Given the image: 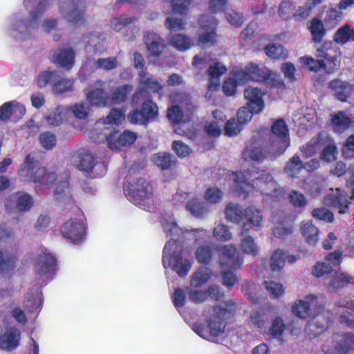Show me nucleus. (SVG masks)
I'll list each match as a JSON object with an SVG mask.
<instances>
[{"mask_svg":"<svg viewBox=\"0 0 354 354\" xmlns=\"http://www.w3.org/2000/svg\"><path fill=\"white\" fill-rule=\"evenodd\" d=\"M340 54L339 48L333 41H325L316 49V59L305 55L299 58V62L310 72L324 71L327 74H333L339 68Z\"/></svg>","mask_w":354,"mask_h":354,"instance_id":"1","label":"nucleus"},{"mask_svg":"<svg viewBox=\"0 0 354 354\" xmlns=\"http://www.w3.org/2000/svg\"><path fill=\"white\" fill-rule=\"evenodd\" d=\"M224 306L215 305L213 306V315H209L206 322L209 331L203 324L196 323L193 329L200 337L206 339L209 333L212 337H217L221 335L226 326V320L231 318L237 310V305L232 300L226 301Z\"/></svg>","mask_w":354,"mask_h":354,"instance_id":"2","label":"nucleus"},{"mask_svg":"<svg viewBox=\"0 0 354 354\" xmlns=\"http://www.w3.org/2000/svg\"><path fill=\"white\" fill-rule=\"evenodd\" d=\"M234 191L239 194L245 193V190L252 187L261 192L266 191L269 185H273L274 179L271 174L266 170L252 166L250 169L243 171L234 172Z\"/></svg>","mask_w":354,"mask_h":354,"instance_id":"3","label":"nucleus"},{"mask_svg":"<svg viewBox=\"0 0 354 354\" xmlns=\"http://www.w3.org/2000/svg\"><path fill=\"white\" fill-rule=\"evenodd\" d=\"M37 164L38 161L31 154H27L18 171L19 177L25 182L50 187L57 180L56 173L48 171L46 167H38L34 172Z\"/></svg>","mask_w":354,"mask_h":354,"instance_id":"4","label":"nucleus"},{"mask_svg":"<svg viewBox=\"0 0 354 354\" xmlns=\"http://www.w3.org/2000/svg\"><path fill=\"white\" fill-rule=\"evenodd\" d=\"M225 215L227 221L239 224L245 220L250 228L255 227L258 230L261 225L262 214L261 211L254 207L249 206L242 209L237 203H229L225 208Z\"/></svg>","mask_w":354,"mask_h":354,"instance_id":"5","label":"nucleus"},{"mask_svg":"<svg viewBox=\"0 0 354 354\" xmlns=\"http://www.w3.org/2000/svg\"><path fill=\"white\" fill-rule=\"evenodd\" d=\"M74 218L66 221L60 227L63 237L73 243H79L86 235V227L83 222V212L76 205L72 207Z\"/></svg>","mask_w":354,"mask_h":354,"instance_id":"6","label":"nucleus"},{"mask_svg":"<svg viewBox=\"0 0 354 354\" xmlns=\"http://www.w3.org/2000/svg\"><path fill=\"white\" fill-rule=\"evenodd\" d=\"M197 42L203 47L214 46L217 43V21L209 15H201L198 21Z\"/></svg>","mask_w":354,"mask_h":354,"instance_id":"7","label":"nucleus"},{"mask_svg":"<svg viewBox=\"0 0 354 354\" xmlns=\"http://www.w3.org/2000/svg\"><path fill=\"white\" fill-rule=\"evenodd\" d=\"M158 115V107L151 99L142 102L140 109L130 111L127 115L129 122L135 125L147 127L150 122L156 120Z\"/></svg>","mask_w":354,"mask_h":354,"instance_id":"8","label":"nucleus"},{"mask_svg":"<svg viewBox=\"0 0 354 354\" xmlns=\"http://www.w3.org/2000/svg\"><path fill=\"white\" fill-rule=\"evenodd\" d=\"M171 245V240L165 245L162 257V265L165 268H171L180 277L186 276L190 270L192 265L189 261L183 259L182 252L168 254L167 250Z\"/></svg>","mask_w":354,"mask_h":354,"instance_id":"9","label":"nucleus"},{"mask_svg":"<svg viewBox=\"0 0 354 354\" xmlns=\"http://www.w3.org/2000/svg\"><path fill=\"white\" fill-rule=\"evenodd\" d=\"M322 304L317 296L308 295L304 299H300L292 306V313L300 319H307L317 316L322 310Z\"/></svg>","mask_w":354,"mask_h":354,"instance_id":"10","label":"nucleus"},{"mask_svg":"<svg viewBox=\"0 0 354 354\" xmlns=\"http://www.w3.org/2000/svg\"><path fill=\"white\" fill-rule=\"evenodd\" d=\"M127 196L136 205H141L145 200L153 196V189L151 184L145 178H138L130 183L127 187Z\"/></svg>","mask_w":354,"mask_h":354,"instance_id":"11","label":"nucleus"},{"mask_svg":"<svg viewBox=\"0 0 354 354\" xmlns=\"http://www.w3.org/2000/svg\"><path fill=\"white\" fill-rule=\"evenodd\" d=\"M59 6L62 11H66V17L69 22L75 24H82L85 22V0H60Z\"/></svg>","mask_w":354,"mask_h":354,"instance_id":"12","label":"nucleus"},{"mask_svg":"<svg viewBox=\"0 0 354 354\" xmlns=\"http://www.w3.org/2000/svg\"><path fill=\"white\" fill-rule=\"evenodd\" d=\"M271 140L279 153H283L290 145L288 127L283 118L276 120L272 124Z\"/></svg>","mask_w":354,"mask_h":354,"instance_id":"13","label":"nucleus"},{"mask_svg":"<svg viewBox=\"0 0 354 354\" xmlns=\"http://www.w3.org/2000/svg\"><path fill=\"white\" fill-rule=\"evenodd\" d=\"M143 42L149 58L159 59L167 48L165 39L153 31H147L144 34Z\"/></svg>","mask_w":354,"mask_h":354,"instance_id":"14","label":"nucleus"},{"mask_svg":"<svg viewBox=\"0 0 354 354\" xmlns=\"http://www.w3.org/2000/svg\"><path fill=\"white\" fill-rule=\"evenodd\" d=\"M137 138V133L129 130H124L122 133L115 130L106 136L108 147L111 149L115 150L131 146L136 142Z\"/></svg>","mask_w":354,"mask_h":354,"instance_id":"15","label":"nucleus"},{"mask_svg":"<svg viewBox=\"0 0 354 354\" xmlns=\"http://www.w3.org/2000/svg\"><path fill=\"white\" fill-rule=\"evenodd\" d=\"M219 261L222 268L236 270L241 268L243 259L235 246L224 245L219 248Z\"/></svg>","mask_w":354,"mask_h":354,"instance_id":"16","label":"nucleus"},{"mask_svg":"<svg viewBox=\"0 0 354 354\" xmlns=\"http://www.w3.org/2000/svg\"><path fill=\"white\" fill-rule=\"evenodd\" d=\"M35 270L40 276L52 277L58 270L56 257L50 252H43L37 258Z\"/></svg>","mask_w":354,"mask_h":354,"instance_id":"17","label":"nucleus"},{"mask_svg":"<svg viewBox=\"0 0 354 354\" xmlns=\"http://www.w3.org/2000/svg\"><path fill=\"white\" fill-rule=\"evenodd\" d=\"M75 61V51L73 48H59L52 51L51 62L66 71L71 70Z\"/></svg>","mask_w":354,"mask_h":354,"instance_id":"18","label":"nucleus"},{"mask_svg":"<svg viewBox=\"0 0 354 354\" xmlns=\"http://www.w3.org/2000/svg\"><path fill=\"white\" fill-rule=\"evenodd\" d=\"M244 97L247 100V105L255 114L263 111L265 104L263 99L266 94L264 91L257 87L248 86L244 91Z\"/></svg>","mask_w":354,"mask_h":354,"instance_id":"19","label":"nucleus"},{"mask_svg":"<svg viewBox=\"0 0 354 354\" xmlns=\"http://www.w3.org/2000/svg\"><path fill=\"white\" fill-rule=\"evenodd\" d=\"M20 341V330L15 326L8 327L0 335V348L3 351H12L19 346Z\"/></svg>","mask_w":354,"mask_h":354,"instance_id":"20","label":"nucleus"},{"mask_svg":"<svg viewBox=\"0 0 354 354\" xmlns=\"http://www.w3.org/2000/svg\"><path fill=\"white\" fill-rule=\"evenodd\" d=\"M95 85L99 86L90 91L86 97L91 105L97 107H105L110 106L109 95L104 90L105 82L102 80H98L95 82Z\"/></svg>","mask_w":354,"mask_h":354,"instance_id":"21","label":"nucleus"},{"mask_svg":"<svg viewBox=\"0 0 354 354\" xmlns=\"http://www.w3.org/2000/svg\"><path fill=\"white\" fill-rule=\"evenodd\" d=\"M248 227V223H243L242 225V231L239 234L241 237L240 248L243 253L255 257L259 250L253 237L247 234L249 230Z\"/></svg>","mask_w":354,"mask_h":354,"instance_id":"22","label":"nucleus"},{"mask_svg":"<svg viewBox=\"0 0 354 354\" xmlns=\"http://www.w3.org/2000/svg\"><path fill=\"white\" fill-rule=\"evenodd\" d=\"M330 204L333 207L338 210L339 214H346L351 205V198L346 192L336 189L335 194L331 196Z\"/></svg>","mask_w":354,"mask_h":354,"instance_id":"23","label":"nucleus"},{"mask_svg":"<svg viewBox=\"0 0 354 354\" xmlns=\"http://www.w3.org/2000/svg\"><path fill=\"white\" fill-rule=\"evenodd\" d=\"M153 163L161 170H172L178 165V160L169 152H159L152 158Z\"/></svg>","mask_w":354,"mask_h":354,"instance_id":"24","label":"nucleus"},{"mask_svg":"<svg viewBox=\"0 0 354 354\" xmlns=\"http://www.w3.org/2000/svg\"><path fill=\"white\" fill-rule=\"evenodd\" d=\"M329 87L335 92L336 97L342 102H346L353 91L351 84L340 80H332Z\"/></svg>","mask_w":354,"mask_h":354,"instance_id":"25","label":"nucleus"},{"mask_svg":"<svg viewBox=\"0 0 354 354\" xmlns=\"http://www.w3.org/2000/svg\"><path fill=\"white\" fill-rule=\"evenodd\" d=\"M138 76V86L146 94L158 93L162 90L163 87L158 80L152 77H147V72L139 71Z\"/></svg>","mask_w":354,"mask_h":354,"instance_id":"26","label":"nucleus"},{"mask_svg":"<svg viewBox=\"0 0 354 354\" xmlns=\"http://www.w3.org/2000/svg\"><path fill=\"white\" fill-rule=\"evenodd\" d=\"M174 101L179 104L180 107L188 117H192L197 110V106L192 102L189 94L178 92L174 95Z\"/></svg>","mask_w":354,"mask_h":354,"instance_id":"27","label":"nucleus"},{"mask_svg":"<svg viewBox=\"0 0 354 354\" xmlns=\"http://www.w3.org/2000/svg\"><path fill=\"white\" fill-rule=\"evenodd\" d=\"M241 155L243 159L245 161L261 162L266 158L263 149L253 142L245 147Z\"/></svg>","mask_w":354,"mask_h":354,"instance_id":"28","label":"nucleus"},{"mask_svg":"<svg viewBox=\"0 0 354 354\" xmlns=\"http://www.w3.org/2000/svg\"><path fill=\"white\" fill-rule=\"evenodd\" d=\"M307 28L311 34L312 41L315 44L321 43L326 33L322 21L317 17H314L308 21Z\"/></svg>","mask_w":354,"mask_h":354,"instance_id":"29","label":"nucleus"},{"mask_svg":"<svg viewBox=\"0 0 354 354\" xmlns=\"http://www.w3.org/2000/svg\"><path fill=\"white\" fill-rule=\"evenodd\" d=\"M133 89V85L130 84H125L115 87L109 95L110 105L121 104L124 103Z\"/></svg>","mask_w":354,"mask_h":354,"instance_id":"30","label":"nucleus"},{"mask_svg":"<svg viewBox=\"0 0 354 354\" xmlns=\"http://www.w3.org/2000/svg\"><path fill=\"white\" fill-rule=\"evenodd\" d=\"M331 127L335 132L341 133L353 125L352 119L346 115L343 111H338L332 115Z\"/></svg>","mask_w":354,"mask_h":354,"instance_id":"31","label":"nucleus"},{"mask_svg":"<svg viewBox=\"0 0 354 354\" xmlns=\"http://www.w3.org/2000/svg\"><path fill=\"white\" fill-rule=\"evenodd\" d=\"M333 39L335 43L339 45L354 41V28L348 24H344L335 32Z\"/></svg>","mask_w":354,"mask_h":354,"instance_id":"32","label":"nucleus"},{"mask_svg":"<svg viewBox=\"0 0 354 354\" xmlns=\"http://www.w3.org/2000/svg\"><path fill=\"white\" fill-rule=\"evenodd\" d=\"M354 285V278L344 272H336L327 285L330 291H337L348 284Z\"/></svg>","mask_w":354,"mask_h":354,"instance_id":"33","label":"nucleus"},{"mask_svg":"<svg viewBox=\"0 0 354 354\" xmlns=\"http://www.w3.org/2000/svg\"><path fill=\"white\" fill-rule=\"evenodd\" d=\"M293 230L294 226L291 221L281 219L275 223L272 234L277 239H285L292 235Z\"/></svg>","mask_w":354,"mask_h":354,"instance_id":"34","label":"nucleus"},{"mask_svg":"<svg viewBox=\"0 0 354 354\" xmlns=\"http://www.w3.org/2000/svg\"><path fill=\"white\" fill-rule=\"evenodd\" d=\"M247 68L250 73L251 80L255 82H264L269 79L271 75V71L266 66H259L257 64L250 63L247 66Z\"/></svg>","mask_w":354,"mask_h":354,"instance_id":"35","label":"nucleus"},{"mask_svg":"<svg viewBox=\"0 0 354 354\" xmlns=\"http://www.w3.org/2000/svg\"><path fill=\"white\" fill-rule=\"evenodd\" d=\"M75 80L73 78L59 77L53 84L52 91L55 95H62L75 90Z\"/></svg>","mask_w":354,"mask_h":354,"instance_id":"36","label":"nucleus"},{"mask_svg":"<svg viewBox=\"0 0 354 354\" xmlns=\"http://www.w3.org/2000/svg\"><path fill=\"white\" fill-rule=\"evenodd\" d=\"M264 52L268 57L274 59L284 60L288 55V50L283 45L275 43L266 45Z\"/></svg>","mask_w":354,"mask_h":354,"instance_id":"37","label":"nucleus"},{"mask_svg":"<svg viewBox=\"0 0 354 354\" xmlns=\"http://www.w3.org/2000/svg\"><path fill=\"white\" fill-rule=\"evenodd\" d=\"M301 231L306 243L315 245L318 241L319 230L312 222L303 223Z\"/></svg>","mask_w":354,"mask_h":354,"instance_id":"38","label":"nucleus"},{"mask_svg":"<svg viewBox=\"0 0 354 354\" xmlns=\"http://www.w3.org/2000/svg\"><path fill=\"white\" fill-rule=\"evenodd\" d=\"M186 209L196 218H202L209 212L205 203L200 202L196 197H192L186 203Z\"/></svg>","mask_w":354,"mask_h":354,"instance_id":"39","label":"nucleus"},{"mask_svg":"<svg viewBox=\"0 0 354 354\" xmlns=\"http://www.w3.org/2000/svg\"><path fill=\"white\" fill-rule=\"evenodd\" d=\"M212 275V272L209 268H200L192 276L191 286L195 288H199L209 281Z\"/></svg>","mask_w":354,"mask_h":354,"instance_id":"40","label":"nucleus"},{"mask_svg":"<svg viewBox=\"0 0 354 354\" xmlns=\"http://www.w3.org/2000/svg\"><path fill=\"white\" fill-rule=\"evenodd\" d=\"M169 43L176 50L181 52L186 51L192 46L191 38L180 33L173 35L169 39Z\"/></svg>","mask_w":354,"mask_h":354,"instance_id":"41","label":"nucleus"},{"mask_svg":"<svg viewBox=\"0 0 354 354\" xmlns=\"http://www.w3.org/2000/svg\"><path fill=\"white\" fill-rule=\"evenodd\" d=\"M196 259L199 263L208 265L211 263L214 256L213 245H202L196 250Z\"/></svg>","mask_w":354,"mask_h":354,"instance_id":"42","label":"nucleus"},{"mask_svg":"<svg viewBox=\"0 0 354 354\" xmlns=\"http://www.w3.org/2000/svg\"><path fill=\"white\" fill-rule=\"evenodd\" d=\"M59 77V73L57 71H44L39 73L36 78V83L40 88H44L48 85L53 88V84Z\"/></svg>","mask_w":354,"mask_h":354,"instance_id":"43","label":"nucleus"},{"mask_svg":"<svg viewBox=\"0 0 354 354\" xmlns=\"http://www.w3.org/2000/svg\"><path fill=\"white\" fill-rule=\"evenodd\" d=\"M48 6V0H40L35 10L30 13V17L25 26L35 28Z\"/></svg>","mask_w":354,"mask_h":354,"instance_id":"44","label":"nucleus"},{"mask_svg":"<svg viewBox=\"0 0 354 354\" xmlns=\"http://www.w3.org/2000/svg\"><path fill=\"white\" fill-rule=\"evenodd\" d=\"M304 169L303 162L297 155L292 157L284 167V172L292 178H296Z\"/></svg>","mask_w":354,"mask_h":354,"instance_id":"45","label":"nucleus"},{"mask_svg":"<svg viewBox=\"0 0 354 354\" xmlns=\"http://www.w3.org/2000/svg\"><path fill=\"white\" fill-rule=\"evenodd\" d=\"M322 140L321 135L319 134L317 136L312 138L309 142L303 145L300 149L303 156L305 158H309L314 156L320 145Z\"/></svg>","mask_w":354,"mask_h":354,"instance_id":"46","label":"nucleus"},{"mask_svg":"<svg viewBox=\"0 0 354 354\" xmlns=\"http://www.w3.org/2000/svg\"><path fill=\"white\" fill-rule=\"evenodd\" d=\"M286 252L277 249L272 254L270 260V266L272 271H280L285 265Z\"/></svg>","mask_w":354,"mask_h":354,"instance_id":"47","label":"nucleus"},{"mask_svg":"<svg viewBox=\"0 0 354 354\" xmlns=\"http://www.w3.org/2000/svg\"><path fill=\"white\" fill-rule=\"evenodd\" d=\"M286 329V324L283 319L277 316L272 321L268 334L274 338H280L283 336Z\"/></svg>","mask_w":354,"mask_h":354,"instance_id":"48","label":"nucleus"},{"mask_svg":"<svg viewBox=\"0 0 354 354\" xmlns=\"http://www.w3.org/2000/svg\"><path fill=\"white\" fill-rule=\"evenodd\" d=\"M33 203L32 197L29 194L25 193L18 196L15 202V207L19 212H25L30 209Z\"/></svg>","mask_w":354,"mask_h":354,"instance_id":"49","label":"nucleus"},{"mask_svg":"<svg viewBox=\"0 0 354 354\" xmlns=\"http://www.w3.org/2000/svg\"><path fill=\"white\" fill-rule=\"evenodd\" d=\"M223 197V191L216 187H209L204 193V199L206 202L210 204H216L220 203Z\"/></svg>","mask_w":354,"mask_h":354,"instance_id":"50","label":"nucleus"},{"mask_svg":"<svg viewBox=\"0 0 354 354\" xmlns=\"http://www.w3.org/2000/svg\"><path fill=\"white\" fill-rule=\"evenodd\" d=\"M295 6L290 0H283L279 5L278 13L283 20H290L293 17Z\"/></svg>","mask_w":354,"mask_h":354,"instance_id":"51","label":"nucleus"},{"mask_svg":"<svg viewBox=\"0 0 354 354\" xmlns=\"http://www.w3.org/2000/svg\"><path fill=\"white\" fill-rule=\"evenodd\" d=\"M340 342L339 343L342 350L337 351L339 354H347L348 352L354 349V335L351 333H346L341 335Z\"/></svg>","mask_w":354,"mask_h":354,"instance_id":"52","label":"nucleus"},{"mask_svg":"<svg viewBox=\"0 0 354 354\" xmlns=\"http://www.w3.org/2000/svg\"><path fill=\"white\" fill-rule=\"evenodd\" d=\"M16 258L13 256L4 257L0 250V274H6L12 271L15 266Z\"/></svg>","mask_w":354,"mask_h":354,"instance_id":"53","label":"nucleus"},{"mask_svg":"<svg viewBox=\"0 0 354 354\" xmlns=\"http://www.w3.org/2000/svg\"><path fill=\"white\" fill-rule=\"evenodd\" d=\"M186 21L183 19L167 17L165 21V26L171 32H176L185 29Z\"/></svg>","mask_w":354,"mask_h":354,"instance_id":"54","label":"nucleus"},{"mask_svg":"<svg viewBox=\"0 0 354 354\" xmlns=\"http://www.w3.org/2000/svg\"><path fill=\"white\" fill-rule=\"evenodd\" d=\"M95 161V159L91 153H84L78 165V168L86 173L93 171V164Z\"/></svg>","mask_w":354,"mask_h":354,"instance_id":"55","label":"nucleus"},{"mask_svg":"<svg viewBox=\"0 0 354 354\" xmlns=\"http://www.w3.org/2000/svg\"><path fill=\"white\" fill-rule=\"evenodd\" d=\"M288 201L297 208L304 207L307 203L305 196L302 193L295 190H292L289 193Z\"/></svg>","mask_w":354,"mask_h":354,"instance_id":"56","label":"nucleus"},{"mask_svg":"<svg viewBox=\"0 0 354 354\" xmlns=\"http://www.w3.org/2000/svg\"><path fill=\"white\" fill-rule=\"evenodd\" d=\"M118 64L116 57H109L107 58H100L96 62V68H102L105 71H111L117 68Z\"/></svg>","mask_w":354,"mask_h":354,"instance_id":"57","label":"nucleus"},{"mask_svg":"<svg viewBox=\"0 0 354 354\" xmlns=\"http://www.w3.org/2000/svg\"><path fill=\"white\" fill-rule=\"evenodd\" d=\"M264 284L268 292L274 298H279L284 294L285 288L280 283L270 281H265Z\"/></svg>","mask_w":354,"mask_h":354,"instance_id":"58","label":"nucleus"},{"mask_svg":"<svg viewBox=\"0 0 354 354\" xmlns=\"http://www.w3.org/2000/svg\"><path fill=\"white\" fill-rule=\"evenodd\" d=\"M136 20L135 17H115L113 18L111 21V28L116 31L119 32L126 26L133 23Z\"/></svg>","mask_w":354,"mask_h":354,"instance_id":"59","label":"nucleus"},{"mask_svg":"<svg viewBox=\"0 0 354 354\" xmlns=\"http://www.w3.org/2000/svg\"><path fill=\"white\" fill-rule=\"evenodd\" d=\"M213 236L218 241H228L232 238V234L224 224H218L213 230Z\"/></svg>","mask_w":354,"mask_h":354,"instance_id":"60","label":"nucleus"},{"mask_svg":"<svg viewBox=\"0 0 354 354\" xmlns=\"http://www.w3.org/2000/svg\"><path fill=\"white\" fill-rule=\"evenodd\" d=\"M242 126L237 118H232L226 122L224 128L225 133L228 136L237 135L242 129Z\"/></svg>","mask_w":354,"mask_h":354,"instance_id":"61","label":"nucleus"},{"mask_svg":"<svg viewBox=\"0 0 354 354\" xmlns=\"http://www.w3.org/2000/svg\"><path fill=\"white\" fill-rule=\"evenodd\" d=\"M184 112L179 105L173 106L168 109L167 118L174 124H180L183 121Z\"/></svg>","mask_w":354,"mask_h":354,"instance_id":"62","label":"nucleus"},{"mask_svg":"<svg viewBox=\"0 0 354 354\" xmlns=\"http://www.w3.org/2000/svg\"><path fill=\"white\" fill-rule=\"evenodd\" d=\"M171 3L174 13L186 15L191 0H171Z\"/></svg>","mask_w":354,"mask_h":354,"instance_id":"63","label":"nucleus"},{"mask_svg":"<svg viewBox=\"0 0 354 354\" xmlns=\"http://www.w3.org/2000/svg\"><path fill=\"white\" fill-rule=\"evenodd\" d=\"M39 140L41 146L47 150L52 149L57 142L55 136L49 131L41 133Z\"/></svg>","mask_w":354,"mask_h":354,"instance_id":"64","label":"nucleus"}]
</instances>
